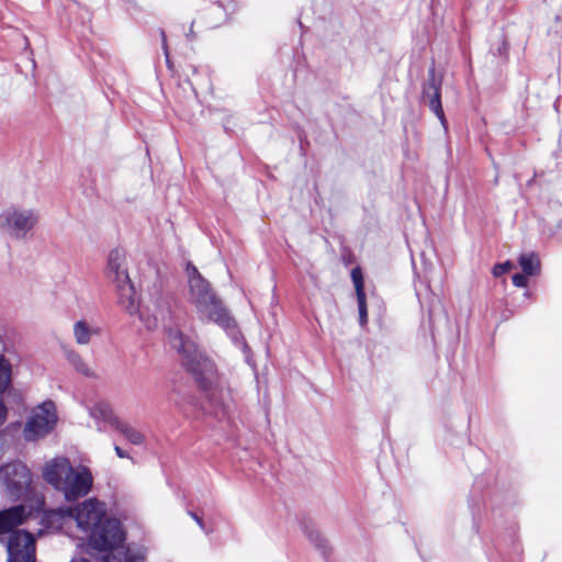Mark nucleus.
<instances>
[{
  "mask_svg": "<svg viewBox=\"0 0 562 562\" xmlns=\"http://www.w3.org/2000/svg\"><path fill=\"white\" fill-rule=\"evenodd\" d=\"M35 541L31 533L16 531L8 541V562H34Z\"/></svg>",
  "mask_w": 562,
  "mask_h": 562,
  "instance_id": "10",
  "label": "nucleus"
},
{
  "mask_svg": "<svg viewBox=\"0 0 562 562\" xmlns=\"http://www.w3.org/2000/svg\"><path fill=\"white\" fill-rule=\"evenodd\" d=\"M358 310H359V322L361 326H364L368 322V310L366 296L357 297Z\"/></svg>",
  "mask_w": 562,
  "mask_h": 562,
  "instance_id": "20",
  "label": "nucleus"
},
{
  "mask_svg": "<svg viewBox=\"0 0 562 562\" xmlns=\"http://www.w3.org/2000/svg\"><path fill=\"white\" fill-rule=\"evenodd\" d=\"M114 451L116 453V456L119 458H126V459H130L132 461V463H134V460L133 458L130 456L128 451L124 450L123 448H121L120 446H117L116 443L114 445Z\"/></svg>",
  "mask_w": 562,
  "mask_h": 562,
  "instance_id": "24",
  "label": "nucleus"
},
{
  "mask_svg": "<svg viewBox=\"0 0 562 562\" xmlns=\"http://www.w3.org/2000/svg\"><path fill=\"white\" fill-rule=\"evenodd\" d=\"M101 330L91 326L86 321H78L74 324V337L79 345H87L90 342L92 336L99 335Z\"/></svg>",
  "mask_w": 562,
  "mask_h": 562,
  "instance_id": "14",
  "label": "nucleus"
},
{
  "mask_svg": "<svg viewBox=\"0 0 562 562\" xmlns=\"http://www.w3.org/2000/svg\"><path fill=\"white\" fill-rule=\"evenodd\" d=\"M43 477L60 491L67 501L86 495L92 484L91 474L87 469H74L65 458L47 462L43 468Z\"/></svg>",
  "mask_w": 562,
  "mask_h": 562,
  "instance_id": "4",
  "label": "nucleus"
},
{
  "mask_svg": "<svg viewBox=\"0 0 562 562\" xmlns=\"http://www.w3.org/2000/svg\"><path fill=\"white\" fill-rule=\"evenodd\" d=\"M513 267L514 266L509 260L502 262V263H497L493 268V274H494V277L498 278V277L503 276L504 273L508 272L509 270H512Z\"/></svg>",
  "mask_w": 562,
  "mask_h": 562,
  "instance_id": "21",
  "label": "nucleus"
},
{
  "mask_svg": "<svg viewBox=\"0 0 562 562\" xmlns=\"http://www.w3.org/2000/svg\"><path fill=\"white\" fill-rule=\"evenodd\" d=\"M527 277L528 276H526L525 273L524 274H521V273L514 274L512 278L513 284L517 288H526L528 284Z\"/></svg>",
  "mask_w": 562,
  "mask_h": 562,
  "instance_id": "23",
  "label": "nucleus"
},
{
  "mask_svg": "<svg viewBox=\"0 0 562 562\" xmlns=\"http://www.w3.org/2000/svg\"><path fill=\"white\" fill-rule=\"evenodd\" d=\"M518 262L526 276H536L540 273L541 265L537 254L532 251L521 254Z\"/></svg>",
  "mask_w": 562,
  "mask_h": 562,
  "instance_id": "15",
  "label": "nucleus"
},
{
  "mask_svg": "<svg viewBox=\"0 0 562 562\" xmlns=\"http://www.w3.org/2000/svg\"><path fill=\"white\" fill-rule=\"evenodd\" d=\"M64 353L70 366H72L79 373L83 375L92 374V370L76 350L71 348H64Z\"/></svg>",
  "mask_w": 562,
  "mask_h": 562,
  "instance_id": "16",
  "label": "nucleus"
},
{
  "mask_svg": "<svg viewBox=\"0 0 562 562\" xmlns=\"http://www.w3.org/2000/svg\"><path fill=\"white\" fill-rule=\"evenodd\" d=\"M189 282V300L194 304L202 321L212 322L222 327L236 345H240L246 352L247 345L237 328L235 319L224 307L221 300L213 292L210 283L199 273L192 265H187Z\"/></svg>",
  "mask_w": 562,
  "mask_h": 562,
  "instance_id": "2",
  "label": "nucleus"
},
{
  "mask_svg": "<svg viewBox=\"0 0 562 562\" xmlns=\"http://www.w3.org/2000/svg\"><path fill=\"white\" fill-rule=\"evenodd\" d=\"M170 300L168 297L160 295L154 302L153 316L155 318V322L166 321L170 315Z\"/></svg>",
  "mask_w": 562,
  "mask_h": 562,
  "instance_id": "18",
  "label": "nucleus"
},
{
  "mask_svg": "<svg viewBox=\"0 0 562 562\" xmlns=\"http://www.w3.org/2000/svg\"><path fill=\"white\" fill-rule=\"evenodd\" d=\"M0 481L8 497L15 499L27 494L32 477L24 464L11 463L0 469Z\"/></svg>",
  "mask_w": 562,
  "mask_h": 562,
  "instance_id": "9",
  "label": "nucleus"
},
{
  "mask_svg": "<svg viewBox=\"0 0 562 562\" xmlns=\"http://www.w3.org/2000/svg\"><path fill=\"white\" fill-rule=\"evenodd\" d=\"M440 86L441 82L436 78L435 69H430L428 80L423 87V99L430 111L439 119L441 125L447 128V120L441 105Z\"/></svg>",
  "mask_w": 562,
  "mask_h": 562,
  "instance_id": "11",
  "label": "nucleus"
},
{
  "mask_svg": "<svg viewBox=\"0 0 562 562\" xmlns=\"http://www.w3.org/2000/svg\"><path fill=\"white\" fill-rule=\"evenodd\" d=\"M189 515L192 517V519H194V520H195V522L199 525V527H200L203 531L207 532V530H206V528H205V525H204L203 520H202V519H201V518H200L195 513H193V512H189Z\"/></svg>",
  "mask_w": 562,
  "mask_h": 562,
  "instance_id": "26",
  "label": "nucleus"
},
{
  "mask_svg": "<svg viewBox=\"0 0 562 562\" xmlns=\"http://www.w3.org/2000/svg\"><path fill=\"white\" fill-rule=\"evenodd\" d=\"M192 33H193V31H192V27H191V29L189 30V34H188V36H189V35H191Z\"/></svg>",
  "mask_w": 562,
  "mask_h": 562,
  "instance_id": "28",
  "label": "nucleus"
},
{
  "mask_svg": "<svg viewBox=\"0 0 562 562\" xmlns=\"http://www.w3.org/2000/svg\"><path fill=\"white\" fill-rule=\"evenodd\" d=\"M12 382V363L3 355H0V394L8 391Z\"/></svg>",
  "mask_w": 562,
  "mask_h": 562,
  "instance_id": "17",
  "label": "nucleus"
},
{
  "mask_svg": "<svg viewBox=\"0 0 562 562\" xmlns=\"http://www.w3.org/2000/svg\"><path fill=\"white\" fill-rule=\"evenodd\" d=\"M37 222L38 215L34 210L12 204L0 212V233L10 239L23 240Z\"/></svg>",
  "mask_w": 562,
  "mask_h": 562,
  "instance_id": "6",
  "label": "nucleus"
},
{
  "mask_svg": "<svg viewBox=\"0 0 562 562\" xmlns=\"http://www.w3.org/2000/svg\"><path fill=\"white\" fill-rule=\"evenodd\" d=\"M351 279L355 285L357 297L366 296L363 276L359 267L351 270Z\"/></svg>",
  "mask_w": 562,
  "mask_h": 562,
  "instance_id": "19",
  "label": "nucleus"
},
{
  "mask_svg": "<svg viewBox=\"0 0 562 562\" xmlns=\"http://www.w3.org/2000/svg\"><path fill=\"white\" fill-rule=\"evenodd\" d=\"M8 415V408L4 402L0 398V426L5 422Z\"/></svg>",
  "mask_w": 562,
  "mask_h": 562,
  "instance_id": "25",
  "label": "nucleus"
},
{
  "mask_svg": "<svg viewBox=\"0 0 562 562\" xmlns=\"http://www.w3.org/2000/svg\"><path fill=\"white\" fill-rule=\"evenodd\" d=\"M169 344L181 356L186 368L194 375L199 384L206 391H212L211 400L215 393L224 395L225 389L217 372L215 363L196 345L195 340L187 336L179 328L168 330Z\"/></svg>",
  "mask_w": 562,
  "mask_h": 562,
  "instance_id": "3",
  "label": "nucleus"
},
{
  "mask_svg": "<svg viewBox=\"0 0 562 562\" xmlns=\"http://www.w3.org/2000/svg\"><path fill=\"white\" fill-rule=\"evenodd\" d=\"M161 40H162V49L167 59V63L169 61V53H168V45H167V38L164 31H160Z\"/></svg>",
  "mask_w": 562,
  "mask_h": 562,
  "instance_id": "27",
  "label": "nucleus"
},
{
  "mask_svg": "<svg viewBox=\"0 0 562 562\" xmlns=\"http://www.w3.org/2000/svg\"><path fill=\"white\" fill-rule=\"evenodd\" d=\"M125 531L121 519L108 515L106 562H144L145 553L139 548L125 547Z\"/></svg>",
  "mask_w": 562,
  "mask_h": 562,
  "instance_id": "7",
  "label": "nucleus"
},
{
  "mask_svg": "<svg viewBox=\"0 0 562 562\" xmlns=\"http://www.w3.org/2000/svg\"><path fill=\"white\" fill-rule=\"evenodd\" d=\"M124 252L121 249L111 251L108 259V280L114 277L116 292L120 303L131 313H139L144 317L139 303L136 302V294L131 283L126 267L124 265Z\"/></svg>",
  "mask_w": 562,
  "mask_h": 562,
  "instance_id": "5",
  "label": "nucleus"
},
{
  "mask_svg": "<svg viewBox=\"0 0 562 562\" xmlns=\"http://www.w3.org/2000/svg\"><path fill=\"white\" fill-rule=\"evenodd\" d=\"M57 423L56 406L53 402H44L36 406L24 427L26 440H37L49 434Z\"/></svg>",
  "mask_w": 562,
  "mask_h": 562,
  "instance_id": "8",
  "label": "nucleus"
},
{
  "mask_svg": "<svg viewBox=\"0 0 562 562\" xmlns=\"http://www.w3.org/2000/svg\"><path fill=\"white\" fill-rule=\"evenodd\" d=\"M308 537L315 547L321 549L325 548L326 540L317 531H311Z\"/></svg>",
  "mask_w": 562,
  "mask_h": 562,
  "instance_id": "22",
  "label": "nucleus"
},
{
  "mask_svg": "<svg viewBox=\"0 0 562 562\" xmlns=\"http://www.w3.org/2000/svg\"><path fill=\"white\" fill-rule=\"evenodd\" d=\"M108 428L124 437L132 445L140 446L145 442V435L139 429L109 411Z\"/></svg>",
  "mask_w": 562,
  "mask_h": 562,
  "instance_id": "12",
  "label": "nucleus"
},
{
  "mask_svg": "<svg viewBox=\"0 0 562 562\" xmlns=\"http://www.w3.org/2000/svg\"><path fill=\"white\" fill-rule=\"evenodd\" d=\"M66 518H75L81 531V546L88 554L105 561V508L102 503L89 498L75 509L58 508L46 513L50 526L59 527Z\"/></svg>",
  "mask_w": 562,
  "mask_h": 562,
  "instance_id": "1",
  "label": "nucleus"
},
{
  "mask_svg": "<svg viewBox=\"0 0 562 562\" xmlns=\"http://www.w3.org/2000/svg\"><path fill=\"white\" fill-rule=\"evenodd\" d=\"M25 518L24 507L15 506L0 512V535L9 532L21 525Z\"/></svg>",
  "mask_w": 562,
  "mask_h": 562,
  "instance_id": "13",
  "label": "nucleus"
}]
</instances>
